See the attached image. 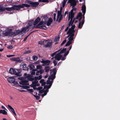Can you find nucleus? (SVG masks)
I'll return each instance as SVG.
<instances>
[{
  "instance_id": "38",
  "label": "nucleus",
  "mask_w": 120,
  "mask_h": 120,
  "mask_svg": "<svg viewBox=\"0 0 120 120\" xmlns=\"http://www.w3.org/2000/svg\"><path fill=\"white\" fill-rule=\"evenodd\" d=\"M32 58L33 60H37L38 58L37 56L35 55H34L32 56Z\"/></svg>"
},
{
  "instance_id": "29",
  "label": "nucleus",
  "mask_w": 120,
  "mask_h": 120,
  "mask_svg": "<svg viewBox=\"0 0 120 120\" xmlns=\"http://www.w3.org/2000/svg\"><path fill=\"white\" fill-rule=\"evenodd\" d=\"M73 32H75L74 30H73L72 29L70 28H69L68 31L67 32V34H68L69 33H72Z\"/></svg>"
},
{
  "instance_id": "63",
  "label": "nucleus",
  "mask_w": 120,
  "mask_h": 120,
  "mask_svg": "<svg viewBox=\"0 0 120 120\" xmlns=\"http://www.w3.org/2000/svg\"><path fill=\"white\" fill-rule=\"evenodd\" d=\"M44 79H41L39 81V82L41 83H42L44 82Z\"/></svg>"
},
{
  "instance_id": "12",
  "label": "nucleus",
  "mask_w": 120,
  "mask_h": 120,
  "mask_svg": "<svg viewBox=\"0 0 120 120\" xmlns=\"http://www.w3.org/2000/svg\"><path fill=\"white\" fill-rule=\"evenodd\" d=\"M59 53L55 55L54 57L55 59L58 61L60 60L62 57V56Z\"/></svg>"
},
{
  "instance_id": "55",
  "label": "nucleus",
  "mask_w": 120,
  "mask_h": 120,
  "mask_svg": "<svg viewBox=\"0 0 120 120\" xmlns=\"http://www.w3.org/2000/svg\"><path fill=\"white\" fill-rule=\"evenodd\" d=\"M42 88L43 87H42L40 86L37 88V90L39 91L42 89Z\"/></svg>"
},
{
  "instance_id": "9",
  "label": "nucleus",
  "mask_w": 120,
  "mask_h": 120,
  "mask_svg": "<svg viewBox=\"0 0 120 120\" xmlns=\"http://www.w3.org/2000/svg\"><path fill=\"white\" fill-rule=\"evenodd\" d=\"M12 37H14L19 34L20 33L22 32L21 30H16L14 32L12 31Z\"/></svg>"
},
{
  "instance_id": "24",
  "label": "nucleus",
  "mask_w": 120,
  "mask_h": 120,
  "mask_svg": "<svg viewBox=\"0 0 120 120\" xmlns=\"http://www.w3.org/2000/svg\"><path fill=\"white\" fill-rule=\"evenodd\" d=\"M42 20L44 21V24H46L48 20L46 16H44L43 17Z\"/></svg>"
},
{
  "instance_id": "52",
  "label": "nucleus",
  "mask_w": 120,
  "mask_h": 120,
  "mask_svg": "<svg viewBox=\"0 0 120 120\" xmlns=\"http://www.w3.org/2000/svg\"><path fill=\"white\" fill-rule=\"evenodd\" d=\"M69 51H67L66 52H65L64 54V56H67L69 53Z\"/></svg>"
},
{
  "instance_id": "54",
  "label": "nucleus",
  "mask_w": 120,
  "mask_h": 120,
  "mask_svg": "<svg viewBox=\"0 0 120 120\" xmlns=\"http://www.w3.org/2000/svg\"><path fill=\"white\" fill-rule=\"evenodd\" d=\"M66 41V39L64 40L62 43L61 44V45L62 46L64 44Z\"/></svg>"
},
{
  "instance_id": "5",
  "label": "nucleus",
  "mask_w": 120,
  "mask_h": 120,
  "mask_svg": "<svg viewBox=\"0 0 120 120\" xmlns=\"http://www.w3.org/2000/svg\"><path fill=\"white\" fill-rule=\"evenodd\" d=\"M17 8V5H15L11 7L5 8V10H6L7 11H10L15 10H18Z\"/></svg>"
},
{
  "instance_id": "61",
  "label": "nucleus",
  "mask_w": 120,
  "mask_h": 120,
  "mask_svg": "<svg viewBox=\"0 0 120 120\" xmlns=\"http://www.w3.org/2000/svg\"><path fill=\"white\" fill-rule=\"evenodd\" d=\"M7 48L9 49H11L13 48V46L11 45H10L7 47Z\"/></svg>"
},
{
  "instance_id": "35",
  "label": "nucleus",
  "mask_w": 120,
  "mask_h": 120,
  "mask_svg": "<svg viewBox=\"0 0 120 120\" xmlns=\"http://www.w3.org/2000/svg\"><path fill=\"white\" fill-rule=\"evenodd\" d=\"M61 49H60L59 50H58L56 51L55 52H54L51 55V56L52 57H53L55 54L57 53V52H58L60 51V50H61Z\"/></svg>"
},
{
  "instance_id": "15",
  "label": "nucleus",
  "mask_w": 120,
  "mask_h": 120,
  "mask_svg": "<svg viewBox=\"0 0 120 120\" xmlns=\"http://www.w3.org/2000/svg\"><path fill=\"white\" fill-rule=\"evenodd\" d=\"M7 80L10 83H13L14 82V81H15V79L14 78L11 77L8 78Z\"/></svg>"
},
{
  "instance_id": "6",
  "label": "nucleus",
  "mask_w": 120,
  "mask_h": 120,
  "mask_svg": "<svg viewBox=\"0 0 120 120\" xmlns=\"http://www.w3.org/2000/svg\"><path fill=\"white\" fill-rule=\"evenodd\" d=\"M18 10H20L21 8H23L24 7L27 8H28L30 7V5H29L26 4H21L17 5Z\"/></svg>"
},
{
  "instance_id": "39",
  "label": "nucleus",
  "mask_w": 120,
  "mask_h": 120,
  "mask_svg": "<svg viewBox=\"0 0 120 120\" xmlns=\"http://www.w3.org/2000/svg\"><path fill=\"white\" fill-rule=\"evenodd\" d=\"M42 66L41 65H38L37 66V69L41 70L42 69Z\"/></svg>"
},
{
  "instance_id": "25",
  "label": "nucleus",
  "mask_w": 120,
  "mask_h": 120,
  "mask_svg": "<svg viewBox=\"0 0 120 120\" xmlns=\"http://www.w3.org/2000/svg\"><path fill=\"white\" fill-rule=\"evenodd\" d=\"M38 82L37 81H35L32 82V86L34 87H36L37 85L38 84Z\"/></svg>"
},
{
  "instance_id": "41",
  "label": "nucleus",
  "mask_w": 120,
  "mask_h": 120,
  "mask_svg": "<svg viewBox=\"0 0 120 120\" xmlns=\"http://www.w3.org/2000/svg\"><path fill=\"white\" fill-rule=\"evenodd\" d=\"M11 111L14 114V115L15 116H16V114L15 113V112L13 108H12V109L11 110Z\"/></svg>"
},
{
  "instance_id": "7",
  "label": "nucleus",
  "mask_w": 120,
  "mask_h": 120,
  "mask_svg": "<svg viewBox=\"0 0 120 120\" xmlns=\"http://www.w3.org/2000/svg\"><path fill=\"white\" fill-rule=\"evenodd\" d=\"M41 62L43 64H42V65L44 66L49 65L51 61L49 60H45L42 59Z\"/></svg>"
},
{
  "instance_id": "36",
  "label": "nucleus",
  "mask_w": 120,
  "mask_h": 120,
  "mask_svg": "<svg viewBox=\"0 0 120 120\" xmlns=\"http://www.w3.org/2000/svg\"><path fill=\"white\" fill-rule=\"evenodd\" d=\"M72 42H71L70 41H68L65 45V46H67L70 45L71 44H72Z\"/></svg>"
},
{
  "instance_id": "1",
  "label": "nucleus",
  "mask_w": 120,
  "mask_h": 120,
  "mask_svg": "<svg viewBox=\"0 0 120 120\" xmlns=\"http://www.w3.org/2000/svg\"><path fill=\"white\" fill-rule=\"evenodd\" d=\"M39 23L36 26H34V27L32 28H39L41 29H44L46 30L47 29L46 27L44 26H41L42 24L44 25V21H41L39 22Z\"/></svg>"
},
{
  "instance_id": "48",
  "label": "nucleus",
  "mask_w": 120,
  "mask_h": 120,
  "mask_svg": "<svg viewBox=\"0 0 120 120\" xmlns=\"http://www.w3.org/2000/svg\"><path fill=\"white\" fill-rule=\"evenodd\" d=\"M2 113L4 115H6L7 114V113L6 111H5V110H3Z\"/></svg>"
},
{
  "instance_id": "20",
  "label": "nucleus",
  "mask_w": 120,
  "mask_h": 120,
  "mask_svg": "<svg viewBox=\"0 0 120 120\" xmlns=\"http://www.w3.org/2000/svg\"><path fill=\"white\" fill-rule=\"evenodd\" d=\"M85 20L83 19L82 22H79V24L78 28L79 29H81L84 23Z\"/></svg>"
},
{
  "instance_id": "27",
  "label": "nucleus",
  "mask_w": 120,
  "mask_h": 120,
  "mask_svg": "<svg viewBox=\"0 0 120 120\" xmlns=\"http://www.w3.org/2000/svg\"><path fill=\"white\" fill-rule=\"evenodd\" d=\"M27 27V28H28V29H33V28H33L34 27V26H32V23L31 24H29L28 23V25L26 26Z\"/></svg>"
},
{
  "instance_id": "37",
  "label": "nucleus",
  "mask_w": 120,
  "mask_h": 120,
  "mask_svg": "<svg viewBox=\"0 0 120 120\" xmlns=\"http://www.w3.org/2000/svg\"><path fill=\"white\" fill-rule=\"evenodd\" d=\"M5 10V8L3 6L0 5V11H4Z\"/></svg>"
},
{
  "instance_id": "19",
  "label": "nucleus",
  "mask_w": 120,
  "mask_h": 120,
  "mask_svg": "<svg viewBox=\"0 0 120 120\" xmlns=\"http://www.w3.org/2000/svg\"><path fill=\"white\" fill-rule=\"evenodd\" d=\"M86 6L85 5L83 4L82 7V10L83 13V15H84L86 12Z\"/></svg>"
},
{
  "instance_id": "34",
  "label": "nucleus",
  "mask_w": 120,
  "mask_h": 120,
  "mask_svg": "<svg viewBox=\"0 0 120 120\" xmlns=\"http://www.w3.org/2000/svg\"><path fill=\"white\" fill-rule=\"evenodd\" d=\"M66 50V48H64L61 51H60V52H59L60 54H61L65 53Z\"/></svg>"
},
{
  "instance_id": "64",
  "label": "nucleus",
  "mask_w": 120,
  "mask_h": 120,
  "mask_svg": "<svg viewBox=\"0 0 120 120\" xmlns=\"http://www.w3.org/2000/svg\"><path fill=\"white\" fill-rule=\"evenodd\" d=\"M41 86H44L46 84V82H44L42 83H41Z\"/></svg>"
},
{
  "instance_id": "59",
  "label": "nucleus",
  "mask_w": 120,
  "mask_h": 120,
  "mask_svg": "<svg viewBox=\"0 0 120 120\" xmlns=\"http://www.w3.org/2000/svg\"><path fill=\"white\" fill-rule=\"evenodd\" d=\"M44 89L41 90H39V93H43L44 92Z\"/></svg>"
},
{
  "instance_id": "40",
  "label": "nucleus",
  "mask_w": 120,
  "mask_h": 120,
  "mask_svg": "<svg viewBox=\"0 0 120 120\" xmlns=\"http://www.w3.org/2000/svg\"><path fill=\"white\" fill-rule=\"evenodd\" d=\"M47 40H44L42 42H41V43H39V44L41 45H42L43 44H44L45 43L47 42Z\"/></svg>"
},
{
  "instance_id": "22",
  "label": "nucleus",
  "mask_w": 120,
  "mask_h": 120,
  "mask_svg": "<svg viewBox=\"0 0 120 120\" xmlns=\"http://www.w3.org/2000/svg\"><path fill=\"white\" fill-rule=\"evenodd\" d=\"M10 60L12 61H15L19 62L20 61V59L19 57L15 58L13 57L11 58Z\"/></svg>"
},
{
  "instance_id": "43",
  "label": "nucleus",
  "mask_w": 120,
  "mask_h": 120,
  "mask_svg": "<svg viewBox=\"0 0 120 120\" xmlns=\"http://www.w3.org/2000/svg\"><path fill=\"white\" fill-rule=\"evenodd\" d=\"M60 18L59 19L58 22H60L61 20L63 18V16L62 15H60Z\"/></svg>"
},
{
  "instance_id": "62",
  "label": "nucleus",
  "mask_w": 120,
  "mask_h": 120,
  "mask_svg": "<svg viewBox=\"0 0 120 120\" xmlns=\"http://www.w3.org/2000/svg\"><path fill=\"white\" fill-rule=\"evenodd\" d=\"M26 59L27 60L29 61L30 60V58L29 56L26 57Z\"/></svg>"
},
{
  "instance_id": "30",
  "label": "nucleus",
  "mask_w": 120,
  "mask_h": 120,
  "mask_svg": "<svg viewBox=\"0 0 120 120\" xmlns=\"http://www.w3.org/2000/svg\"><path fill=\"white\" fill-rule=\"evenodd\" d=\"M29 69L30 70H32L33 68H35V66L34 65L32 64H30L29 65Z\"/></svg>"
},
{
  "instance_id": "4",
  "label": "nucleus",
  "mask_w": 120,
  "mask_h": 120,
  "mask_svg": "<svg viewBox=\"0 0 120 120\" xmlns=\"http://www.w3.org/2000/svg\"><path fill=\"white\" fill-rule=\"evenodd\" d=\"M56 70V68H55L52 70H50V73H52L53 72V73L51 76H49L48 78L49 80L51 79L52 80H53L56 77L55 75L57 72Z\"/></svg>"
},
{
  "instance_id": "57",
  "label": "nucleus",
  "mask_w": 120,
  "mask_h": 120,
  "mask_svg": "<svg viewBox=\"0 0 120 120\" xmlns=\"http://www.w3.org/2000/svg\"><path fill=\"white\" fill-rule=\"evenodd\" d=\"M53 63L55 66H56L57 65V62H56V60H54L53 61Z\"/></svg>"
},
{
  "instance_id": "44",
  "label": "nucleus",
  "mask_w": 120,
  "mask_h": 120,
  "mask_svg": "<svg viewBox=\"0 0 120 120\" xmlns=\"http://www.w3.org/2000/svg\"><path fill=\"white\" fill-rule=\"evenodd\" d=\"M66 1L65 0H64L62 2V6L63 8H64L65 6L66 3Z\"/></svg>"
},
{
  "instance_id": "13",
  "label": "nucleus",
  "mask_w": 120,
  "mask_h": 120,
  "mask_svg": "<svg viewBox=\"0 0 120 120\" xmlns=\"http://www.w3.org/2000/svg\"><path fill=\"white\" fill-rule=\"evenodd\" d=\"M15 69H13V68H11L9 71V72L10 74L12 75H13L16 73V71Z\"/></svg>"
},
{
  "instance_id": "46",
  "label": "nucleus",
  "mask_w": 120,
  "mask_h": 120,
  "mask_svg": "<svg viewBox=\"0 0 120 120\" xmlns=\"http://www.w3.org/2000/svg\"><path fill=\"white\" fill-rule=\"evenodd\" d=\"M46 84H52V82H51V81L49 80H48L47 81H46Z\"/></svg>"
},
{
  "instance_id": "50",
  "label": "nucleus",
  "mask_w": 120,
  "mask_h": 120,
  "mask_svg": "<svg viewBox=\"0 0 120 120\" xmlns=\"http://www.w3.org/2000/svg\"><path fill=\"white\" fill-rule=\"evenodd\" d=\"M33 96L36 98V99L37 100L39 99L40 98V97L38 95L36 96L35 95H33Z\"/></svg>"
},
{
  "instance_id": "58",
  "label": "nucleus",
  "mask_w": 120,
  "mask_h": 120,
  "mask_svg": "<svg viewBox=\"0 0 120 120\" xmlns=\"http://www.w3.org/2000/svg\"><path fill=\"white\" fill-rule=\"evenodd\" d=\"M22 87L24 89H26V88H29V87L28 86H22Z\"/></svg>"
},
{
  "instance_id": "16",
  "label": "nucleus",
  "mask_w": 120,
  "mask_h": 120,
  "mask_svg": "<svg viewBox=\"0 0 120 120\" xmlns=\"http://www.w3.org/2000/svg\"><path fill=\"white\" fill-rule=\"evenodd\" d=\"M33 76L31 75H28L26 76L27 80L29 81H32L34 80V79L32 78Z\"/></svg>"
},
{
  "instance_id": "33",
  "label": "nucleus",
  "mask_w": 120,
  "mask_h": 120,
  "mask_svg": "<svg viewBox=\"0 0 120 120\" xmlns=\"http://www.w3.org/2000/svg\"><path fill=\"white\" fill-rule=\"evenodd\" d=\"M52 0H49L50 1H51ZM38 1L39 2H42L43 3H48L49 2V0H39Z\"/></svg>"
},
{
  "instance_id": "51",
  "label": "nucleus",
  "mask_w": 120,
  "mask_h": 120,
  "mask_svg": "<svg viewBox=\"0 0 120 120\" xmlns=\"http://www.w3.org/2000/svg\"><path fill=\"white\" fill-rule=\"evenodd\" d=\"M40 72V74H41L43 73L44 72V70L42 69H41L39 71Z\"/></svg>"
},
{
  "instance_id": "47",
  "label": "nucleus",
  "mask_w": 120,
  "mask_h": 120,
  "mask_svg": "<svg viewBox=\"0 0 120 120\" xmlns=\"http://www.w3.org/2000/svg\"><path fill=\"white\" fill-rule=\"evenodd\" d=\"M13 83H14L15 85L17 86H21L19 84L18 82H17L14 81V82Z\"/></svg>"
},
{
  "instance_id": "10",
  "label": "nucleus",
  "mask_w": 120,
  "mask_h": 120,
  "mask_svg": "<svg viewBox=\"0 0 120 120\" xmlns=\"http://www.w3.org/2000/svg\"><path fill=\"white\" fill-rule=\"evenodd\" d=\"M70 3L71 6H72V8H73L76 4V2L75 0H68V3Z\"/></svg>"
},
{
  "instance_id": "56",
  "label": "nucleus",
  "mask_w": 120,
  "mask_h": 120,
  "mask_svg": "<svg viewBox=\"0 0 120 120\" xmlns=\"http://www.w3.org/2000/svg\"><path fill=\"white\" fill-rule=\"evenodd\" d=\"M79 17H82V14L81 12H79L78 15H77Z\"/></svg>"
},
{
  "instance_id": "8",
  "label": "nucleus",
  "mask_w": 120,
  "mask_h": 120,
  "mask_svg": "<svg viewBox=\"0 0 120 120\" xmlns=\"http://www.w3.org/2000/svg\"><path fill=\"white\" fill-rule=\"evenodd\" d=\"M75 14L71 13L70 12L69 13L68 15V20H69L70 19H71V20L69 22V26H70L71 25V21H72L73 19L74 16V15Z\"/></svg>"
},
{
  "instance_id": "26",
  "label": "nucleus",
  "mask_w": 120,
  "mask_h": 120,
  "mask_svg": "<svg viewBox=\"0 0 120 120\" xmlns=\"http://www.w3.org/2000/svg\"><path fill=\"white\" fill-rule=\"evenodd\" d=\"M61 11H58L57 12V19H56V21H57L58 19L59 18L60 16L62 14H61Z\"/></svg>"
},
{
  "instance_id": "17",
  "label": "nucleus",
  "mask_w": 120,
  "mask_h": 120,
  "mask_svg": "<svg viewBox=\"0 0 120 120\" xmlns=\"http://www.w3.org/2000/svg\"><path fill=\"white\" fill-rule=\"evenodd\" d=\"M16 70L17 71H16V73L15 74V75L20 76L22 75V74H21V72L22 71V69H16Z\"/></svg>"
},
{
  "instance_id": "53",
  "label": "nucleus",
  "mask_w": 120,
  "mask_h": 120,
  "mask_svg": "<svg viewBox=\"0 0 120 120\" xmlns=\"http://www.w3.org/2000/svg\"><path fill=\"white\" fill-rule=\"evenodd\" d=\"M60 38L59 37H58L57 38H55L54 41H58L59 40Z\"/></svg>"
},
{
  "instance_id": "28",
  "label": "nucleus",
  "mask_w": 120,
  "mask_h": 120,
  "mask_svg": "<svg viewBox=\"0 0 120 120\" xmlns=\"http://www.w3.org/2000/svg\"><path fill=\"white\" fill-rule=\"evenodd\" d=\"M50 67L48 66H46L45 67V72H48L50 70Z\"/></svg>"
},
{
  "instance_id": "23",
  "label": "nucleus",
  "mask_w": 120,
  "mask_h": 120,
  "mask_svg": "<svg viewBox=\"0 0 120 120\" xmlns=\"http://www.w3.org/2000/svg\"><path fill=\"white\" fill-rule=\"evenodd\" d=\"M23 69L24 70L28 71L29 68L26 66V64H24L22 65Z\"/></svg>"
},
{
  "instance_id": "32",
  "label": "nucleus",
  "mask_w": 120,
  "mask_h": 120,
  "mask_svg": "<svg viewBox=\"0 0 120 120\" xmlns=\"http://www.w3.org/2000/svg\"><path fill=\"white\" fill-rule=\"evenodd\" d=\"M28 80H23V85H29V84L28 83Z\"/></svg>"
},
{
  "instance_id": "2",
  "label": "nucleus",
  "mask_w": 120,
  "mask_h": 120,
  "mask_svg": "<svg viewBox=\"0 0 120 120\" xmlns=\"http://www.w3.org/2000/svg\"><path fill=\"white\" fill-rule=\"evenodd\" d=\"M12 29H10L3 31L2 33L3 36L4 37L7 36L12 37Z\"/></svg>"
},
{
  "instance_id": "14",
  "label": "nucleus",
  "mask_w": 120,
  "mask_h": 120,
  "mask_svg": "<svg viewBox=\"0 0 120 120\" xmlns=\"http://www.w3.org/2000/svg\"><path fill=\"white\" fill-rule=\"evenodd\" d=\"M41 20V19L39 17H38L34 21L33 23V25L35 26Z\"/></svg>"
},
{
  "instance_id": "49",
  "label": "nucleus",
  "mask_w": 120,
  "mask_h": 120,
  "mask_svg": "<svg viewBox=\"0 0 120 120\" xmlns=\"http://www.w3.org/2000/svg\"><path fill=\"white\" fill-rule=\"evenodd\" d=\"M74 33L75 32H73L72 33H69V34L70 35V36L72 37H73L74 35Z\"/></svg>"
},
{
  "instance_id": "31",
  "label": "nucleus",
  "mask_w": 120,
  "mask_h": 120,
  "mask_svg": "<svg viewBox=\"0 0 120 120\" xmlns=\"http://www.w3.org/2000/svg\"><path fill=\"white\" fill-rule=\"evenodd\" d=\"M37 71V70L36 69H33L32 70V71H31V75H32V76L33 75H34L35 74V71Z\"/></svg>"
},
{
  "instance_id": "11",
  "label": "nucleus",
  "mask_w": 120,
  "mask_h": 120,
  "mask_svg": "<svg viewBox=\"0 0 120 120\" xmlns=\"http://www.w3.org/2000/svg\"><path fill=\"white\" fill-rule=\"evenodd\" d=\"M47 43L45 45H44L43 47L45 48H51L52 44V42L51 41L50 42H47L45 43Z\"/></svg>"
},
{
  "instance_id": "18",
  "label": "nucleus",
  "mask_w": 120,
  "mask_h": 120,
  "mask_svg": "<svg viewBox=\"0 0 120 120\" xmlns=\"http://www.w3.org/2000/svg\"><path fill=\"white\" fill-rule=\"evenodd\" d=\"M53 20L51 18H50L48 20L47 22V25L48 26H49L52 23V22Z\"/></svg>"
},
{
  "instance_id": "45",
  "label": "nucleus",
  "mask_w": 120,
  "mask_h": 120,
  "mask_svg": "<svg viewBox=\"0 0 120 120\" xmlns=\"http://www.w3.org/2000/svg\"><path fill=\"white\" fill-rule=\"evenodd\" d=\"M69 41L71 42H72V41L73 40V37H72L70 36L68 38Z\"/></svg>"
},
{
  "instance_id": "3",
  "label": "nucleus",
  "mask_w": 120,
  "mask_h": 120,
  "mask_svg": "<svg viewBox=\"0 0 120 120\" xmlns=\"http://www.w3.org/2000/svg\"><path fill=\"white\" fill-rule=\"evenodd\" d=\"M25 3L30 4V6L36 8L39 5V3L38 2H34L29 0H26L25 2Z\"/></svg>"
},
{
  "instance_id": "21",
  "label": "nucleus",
  "mask_w": 120,
  "mask_h": 120,
  "mask_svg": "<svg viewBox=\"0 0 120 120\" xmlns=\"http://www.w3.org/2000/svg\"><path fill=\"white\" fill-rule=\"evenodd\" d=\"M29 29H28V28H27V27L26 26V27L22 28L21 30L22 32H23L24 33H26L27 30V32H28L29 31Z\"/></svg>"
},
{
  "instance_id": "42",
  "label": "nucleus",
  "mask_w": 120,
  "mask_h": 120,
  "mask_svg": "<svg viewBox=\"0 0 120 120\" xmlns=\"http://www.w3.org/2000/svg\"><path fill=\"white\" fill-rule=\"evenodd\" d=\"M31 52V50H28L25 51V52H24V54H26L27 53H30Z\"/></svg>"
},
{
  "instance_id": "60",
  "label": "nucleus",
  "mask_w": 120,
  "mask_h": 120,
  "mask_svg": "<svg viewBox=\"0 0 120 120\" xmlns=\"http://www.w3.org/2000/svg\"><path fill=\"white\" fill-rule=\"evenodd\" d=\"M75 25H72L71 29H72L73 30H74V29H75Z\"/></svg>"
}]
</instances>
